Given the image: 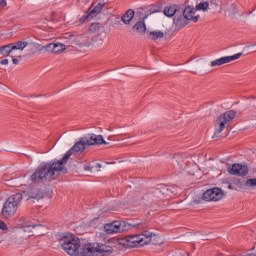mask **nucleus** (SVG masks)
<instances>
[{"mask_svg": "<svg viewBox=\"0 0 256 256\" xmlns=\"http://www.w3.org/2000/svg\"><path fill=\"white\" fill-rule=\"evenodd\" d=\"M89 147L87 145V141L85 140V136L79 139L70 150H68L63 158L54 159L49 162H42L35 170V172L30 176V181L34 185H39L41 183H51V181H55L57 177H59L60 173L67 174L69 170H67V161L73 153H84L85 149Z\"/></svg>", "mask_w": 256, "mask_h": 256, "instance_id": "f257e3e1", "label": "nucleus"}, {"mask_svg": "<svg viewBox=\"0 0 256 256\" xmlns=\"http://www.w3.org/2000/svg\"><path fill=\"white\" fill-rule=\"evenodd\" d=\"M60 247L71 256H97V243L82 244L73 234L59 238Z\"/></svg>", "mask_w": 256, "mask_h": 256, "instance_id": "f03ea898", "label": "nucleus"}, {"mask_svg": "<svg viewBox=\"0 0 256 256\" xmlns=\"http://www.w3.org/2000/svg\"><path fill=\"white\" fill-rule=\"evenodd\" d=\"M23 201V194L16 193L10 196L4 203L1 215L4 219H9V217H13L15 213H17V209H19V204Z\"/></svg>", "mask_w": 256, "mask_h": 256, "instance_id": "7ed1b4c3", "label": "nucleus"}, {"mask_svg": "<svg viewBox=\"0 0 256 256\" xmlns=\"http://www.w3.org/2000/svg\"><path fill=\"white\" fill-rule=\"evenodd\" d=\"M164 15L166 17H174L173 21L176 27H185L189 22L183 19V9L179 8L178 5L166 7L164 9Z\"/></svg>", "mask_w": 256, "mask_h": 256, "instance_id": "20e7f679", "label": "nucleus"}, {"mask_svg": "<svg viewBox=\"0 0 256 256\" xmlns=\"http://www.w3.org/2000/svg\"><path fill=\"white\" fill-rule=\"evenodd\" d=\"M235 115H237V112H235V110H230L224 112L219 116V118H217L215 124L216 130L214 133L215 137H217V135H220V133H223L225 127H227V123H231V121L235 119Z\"/></svg>", "mask_w": 256, "mask_h": 256, "instance_id": "39448f33", "label": "nucleus"}, {"mask_svg": "<svg viewBox=\"0 0 256 256\" xmlns=\"http://www.w3.org/2000/svg\"><path fill=\"white\" fill-rule=\"evenodd\" d=\"M129 229H131V225L123 220H115L112 223L104 226V231H106V233L109 235L123 233L124 231H129Z\"/></svg>", "mask_w": 256, "mask_h": 256, "instance_id": "423d86ee", "label": "nucleus"}, {"mask_svg": "<svg viewBox=\"0 0 256 256\" xmlns=\"http://www.w3.org/2000/svg\"><path fill=\"white\" fill-rule=\"evenodd\" d=\"M142 242H143V239H141L139 234L128 235L118 239L119 245L126 248L143 247Z\"/></svg>", "mask_w": 256, "mask_h": 256, "instance_id": "0eeeda50", "label": "nucleus"}, {"mask_svg": "<svg viewBox=\"0 0 256 256\" xmlns=\"http://www.w3.org/2000/svg\"><path fill=\"white\" fill-rule=\"evenodd\" d=\"M161 9L162 7L159 4L144 6L137 9L136 15L144 20L147 19L149 15H153V13H161Z\"/></svg>", "mask_w": 256, "mask_h": 256, "instance_id": "6e6552de", "label": "nucleus"}, {"mask_svg": "<svg viewBox=\"0 0 256 256\" xmlns=\"http://www.w3.org/2000/svg\"><path fill=\"white\" fill-rule=\"evenodd\" d=\"M225 197V193L220 188H211L206 190L203 195V201H221Z\"/></svg>", "mask_w": 256, "mask_h": 256, "instance_id": "1a4fd4ad", "label": "nucleus"}, {"mask_svg": "<svg viewBox=\"0 0 256 256\" xmlns=\"http://www.w3.org/2000/svg\"><path fill=\"white\" fill-rule=\"evenodd\" d=\"M45 192H43L40 189H31L29 192H23L22 199H26V201H31L32 203H35V201H41V199H44Z\"/></svg>", "mask_w": 256, "mask_h": 256, "instance_id": "9d476101", "label": "nucleus"}, {"mask_svg": "<svg viewBox=\"0 0 256 256\" xmlns=\"http://www.w3.org/2000/svg\"><path fill=\"white\" fill-rule=\"evenodd\" d=\"M84 139L86 140V144L88 147H92L95 145H109V142L105 141V138H103V135H97V134H88L87 136H84Z\"/></svg>", "mask_w": 256, "mask_h": 256, "instance_id": "9b49d317", "label": "nucleus"}, {"mask_svg": "<svg viewBox=\"0 0 256 256\" xmlns=\"http://www.w3.org/2000/svg\"><path fill=\"white\" fill-rule=\"evenodd\" d=\"M182 17L186 23H188V21H193V23H197V21H199L197 9L191 6H187L184 10H182Z\"/></svg>", "mask_w": 256, "mask_h": 256, "instance_id": "f8f14e48", "label": "nucleus"}, {"mask_svg": "<svg viewBox=\"0 0 256 256\" xmlns=\"http://www.w3.org/2000/svg\"><path fill=\"white\" fill-rule=\"evenodd\" d=\"M228 173H230V175H236L237 177H245V175H249V168H247L246 165L233 164L228 168Z\"/></svg>", "mask_w": 256, "mask_h": 256, "instance_id": "ddd939ff", "label": "nucleus"}, {"mask_svg": "<svg viewBox=\"0 0 256 256\" xmlns=\"http://www.w3.org/2000/svg\"><path fill=\"white\" fill-rule=\"evenodd\" d=\"M243 53H237L234 54L233 56H224L219 59L213 60L210 65L211 67H220V65H225L226 63H231V61H235L241 57Z\"/></svg>", "mask_w": 256, "mask_h": 256, "instance_id": "4468645a", "label": "nucleus"}, {"mask_svg": "<svg viewBox=\"0 0 256 256\" xmlns=\"http://www.w3.org/2000/svg\"><path fill=\"white\" fill-rule=\"evenodd\" d=\"M103 7H105L104 3H98L88 14L80 18V24L83 25V23H85L89 17H97V15L103 11Z\"/></svg>", "mask_w": 256, "mask_h": 256, "instance_id": "2eb2a0df", "label": "nucleus"}, {"mask_svg": "<svg viewBox=\"0 0 256 256\" xmlns=\"http://www.w3.org/2000/svg\"><path fill=\"white\" fill-rule=\"evenodd\" d=\"M156 195L161 197V195H165L169 197L170 195H177V187L175 186H161L155 190Z\"/></svg>", "mask_w": 256, "mask_h": 256, "instance_id": "dca6fc26", "label": "nucleus"}, {"mask_svg": "<svg viewBox=\"0 0 256 256\" xmlns=\"http://www.w3.org/2000/svg\"><path fill=\"white\" fill-rule=\"evenodd\" d=\"M111 253H113V248L111 246L96 243V255L97 256L111 255Z\"/></svg>", "mask_w": 256, "mask_h": 256, "instance_id": "f3484780", "label": "nucleus"}, {"mask_svg": "<svg viewBox=\"0 0 256 256\" xmlns=\"http://www.w3.org/2000/svg\"><path fill=\"white\" fill-rule=\"evenodd\" d=\"M133 17H135V10L129 9L122 15L121 21H123L125 25H131Z\"/></svg>", "mask_w": 256, "mask_h": 256, "instance_id": "a211bd4d", "label": "nucleus"}, {"mask_svg": "<svg viewBox=\"0 0 256 256\" xmlns=\"http://www.w3.org/2000/svg\"><path fill=\"white\" fill-rule=\"evenodd\" d=\"M132 30L135 31L136 33H139L140 35H143V33L147 31V26L145 25V21L137 22L133 26Z\"/></svg>", "mask_w": 256, "mask_h": 256, "instance_id": "6ab92c4d", "label": "nucleus"}, {"mask_svg": "<svg viewBox=\"0 0 256 256\" xmlns=\"http://www.w3.org/2000/svg\"><path fill=\"white\" fill-rule=\"evenodd\" d=\"M140 235V239H142V246L143 245H149V243H151V237H153V232H149V231H144Z\"/></svg>", "mask_w": 256, "mask_h": 256, "instance_id": "aec40b11", "label": "nucleus"}, {"mask_svg": "<svg viewBox=\"0 0 256 256\" xmlns=\"http://www.w3.org/2000/svg\"><path fill=\"white\" fill-rule=\"evenodd\" d=\"M11 53H13V46L11 43L0 47V55H3V57H9Z\"/></svg>", "mask_w": 256, "mask_h": 256, "instance_id": "412c9836", "label": "nucleus"}, {"mask_svg": "<svg viewBox=\"0 0 256 256\" xmlns=\"http://www.w3.org/2000/svg\"><path fill=\"white\" fill-rule=\"evenodd\" d=\"M12 45V49L13 51L15 50H19V51H23V49H25V47H28L29 42L27 41H18L16 43H10Z\"/></svg>", "mask_w": 256, "mask_h": 256, "instance_id": "4be33fe9", "label": "nucleus"}, {"mask_svg": "<svg viewBox=\"0 0 256 256\" xmlns=\"http://www.w3.org/2000/svg\"><path fill=\"white\" fill-rule=\"evenodd\" d=\"M149 37L152 41H157L158 39H163V37H165V33L161 30L151 31L149 32Z\"/></svg>", "mask_w": 256, "mask_h": 256, "instance_id": "5701e85b", "label": "nucleus"}, {"mask_svg": "<svg viewBox=\"0 0 256 256\" xmlns=\"http://www.w3.org/2000/svg\"><path fill=\"white\" fill-rule=\"evenodd\" d=\"M28 47L31 49L32 53H37V51H43V47L39 43H28Z\"/></svg>", "mask_w": 256, "mask_h": 256, "instance_id": "b1692460", "label": "nucleus"}, {"mask_svg": "<svg viewBox=\"0 0 256 256\" xmlns=\"http://www.w3.org/2000/svg\"><path fill=\"white\" fill-rule=\"evenodd\" d=\"M65 49H67L65 44L54 43V53H56V54L63 53V51H65Z\"/></svg>", "mask_w": 256, "mask_h": 256, "instance_id": "393cba45", "label": "nucleus"}, {"mask_svg": "<svg viewBox=\"0 0 256 256\" xmlns=\"http://www.w3.org/2000/svg\"><path fill=\"white\" fill-rule=\"evenodd\" d=\"M196 11H208L209 9V2H202L196 5Z\"/></svg>", "mask_w": 256, "mask_h": 256, "instance_id": "a878e982", "label": "nucleus"}, {"mask_svg": "<svg viewBox=\"0 0 256 256\" xmlns=\"http://www.w3.org/2000/svg\"><path fill=\"white\" fill-rule=\"evenodd\" d=\"M43 51L48 53H55V43H49L48 45L42 46Z\"/></svg>", "mask_w": 256, "mask_h": 256, "instance_id": "bb28decb", "label": "nucleus"}, {"mask_svg": "<svg viewBox=\"0 0 256 256\" xmlns=\"http://www.w3.org/2000/svg\"><path fill=\"white\" fill-rule=\"evenodd\" d=\"M99 29H101V25L97 22H94L89 26L90 33H97V31H99Z\"/></svg>", "mask_w": 256, "mask_h": 256, "instance_id": "cd10ccee", "label": "nucleus"}, {"mask_svg": "<svg viewBox=\"0 0 256 256\" xmlns=\"http://www.w3.org/2000/svg\"><path fill=\"white\" fill-rule=\"evenodd\" d=\"M246 185L248 187H256V178H250L246 180Z\"/></svg>", "mask_w": 256, "mask_h": 256, "instance_id": "c85d7f7f", "label": "nucleus"}, {"mask_svg": "<svg viewBox=\"0 0 256 256\" xmlns=\"http://www.w3.org/2000/svg\"><path fill=\"white\" fill-rule=\"evenodd\" d=\"M35 227H43L41 224H30V225H25L23 227L24 231H27L28 229H35Z\"/></svg>", "mask_w": 256, "mask_h": 256, "instance_id": "c756f323", "label": "nucleus"}, {"mask_svg": "<svg viewBox=\"0 0 256 256\" xmlns=\"http://www.w3.org/2000/svg\"><path fill=\"white\" fill-rule=\"evenodd\" d=\"M0 229L2 231H7V229H9V228L7 227V224L5 222L0 220Z\"/></svg>", "mask_w": 256, "mask_h": 256, "instance_id": "7c9ffc66", "label": "nucleus"}, {"mask_svg": "<svg viewBox=\"0 0 256 256\" xmlns=\"http://www.w3.org/2000/svg\"><path fill=\"white\" fill-rule=\"evenodd\" d=\"M1 65H9V60L8 59H3L0 61Z\"/></svg>", "mask_w": 256, "mask_h": 256, "instance_id": "2f4dec72", "label": "nucleus"}, {"mask_svg": "<svg viewBox=\"0 0 256 256\" xmlns=\"http://www.w3.org/2000/svg\"><path fill=\"white\" fill-rule=\"evenodd\" d=\"M12 62L14 65H19V60L17 58H12Z\"/></svg>", "mask_w": 256, "mask_h": 256, "instance_id": "473e14b6", "label": "nucleus"}, {"mask_svg": "<svg viewBox=\"0 0 256 256\" xmlns=\"http://www.w3.org/2000/svg\"><path fill=\"white\" fill-rule=\"evenodd\" d=\"M178 167H179V169H181L182 171H185V166H183L182 163H179V162H178Z\"/></svg>", "mask_w": 256, "mask_h": 256, "instance_id": "72a5a7b5", "label": "nucleus"}, {"mask_svg": "<svg viewBox=\"0 0 256 256\" xmlns=\"http://www.w3.org/2000/svg\"><path fill=\"white\" fill-rule=\"evenodd\" d=\"M92 170H93V167H91V166L84 167V171H92Z\"/></svg>", "mask_w": 256, "mask_h": 256, "instance_id": "f704fd0d", "label": "nucleus"}, {"mask_svg": "<svg viewBox=\"0 0 256 256\" xmlns=\"http://www.w3.org/2000/svg\"><path fill=\"white\" fill-rule=\"evenodd\" d=\"M0 5H3V7H5V5H7V2H5V0H0Z\"/></svg>", "mask_w": 256, "mask_h": 256, "instance_id": "c9c22d12", "label": "nucleus"}, {"mask_svg": "<svg viewBox=\"0 0 256 256\" xmlns=\"http://www.w3.org/2000/svg\"><path fill=\"white\" fill-rule=\"evenodd\" d=\"M232 9L234 10V13H236L237 12V5L233 4Z\"/></svg>", "mask_w": 256, "mask_h": 256, "instance_id": "e433bc0d", "label": "nucleus"}, {"mask_svg": "<svg viewBox=\"0 0 256 256\" xmlns=\"http://www.w3.org/2000/svg\"><path fill=\"white\" fill-rule=\"evenodd\" d=\"M246 256H256V254L248 253Z\"/></svg>", "mask_w": 256, "mask_h": 256, "instance_id": "4c0bfd02", "label": "nucleus"}, {"mask_svg": "<svg viewBox=\"0 0 256 256\" xmlns=\"http://www.w3.org/2000/svg\"><path fill=\"white\" fill-rule=\"evenodd\" d=\"M139 229H143V224H138Z\"/></svg>", "mask_w": 256, "mask_h": 256, "instance_id": "58836bf2", "label": "nucleus"}, {"mask_svg": "<svg viewBox=\"0 0 256 256\" xmlns=\"http://www.w3.org/2000/svg\"><path fill=\"white\" fill-rule=\"evenodd\" d=\"M228 189H232V186H231V184H230V185H228Z\"/></svg>", "mask_w": 256, "mask_h": 256, "instance_id": "ea45409f", "label": "nucleus"}, {"mask_svg": "<svg viewBox=\"0 0 256 256\" xmlns=\"http://www.w3.org/2000/svg\"><path fill=\"white\" fill-rule=\"evenodd\" d=\"M256 44H253V47H255Z\"/></svg>", "mask_w": 256, "mask_h": 256, "instance_id": "a19ab883", "label": "nucleus"}]
</instances>
